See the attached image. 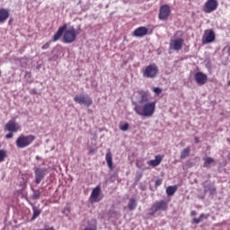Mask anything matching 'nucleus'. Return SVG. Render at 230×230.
Returning <instances> with one entry per match:
<instances>
[{"instance_id":"1","label":"nucleus","mask_w":230,"mask_h":230,"mask_svg":"<svg viewBox=\"0 0 230 230\" xmlns=\"http://www.w3.org/2000/svg\"><path fill=\"white\" fill-rule=\"evenodd\" d=\"M133 105L135 112L144 118H150L155 112V102H149L141 105L137 104V102H133Z\"/></svg>"},{"instance_id":"2","label":"nucleus","mask_w":230,"mask_h":230,"mask_svg":"<svg viewBox=\"0 0 230 230\" xmlns=\"http://www.w3.org/2000/svg\"><path fill=\"white\" fill-rule=\"evenodd\" d=\"M35 141V136L33 135H21L17 139H16V146L17 148H27V146H30Z\"/></svg>"},{"instance_id":"3","label":"nucleus","mask_w":230,"mask_h":230,"mask_svg":"<svg viewBox=\"0 0 230 230\" xmlns=\"http://www.w3.org/2000/svg\"><path fill=\"white\" fill-rule=\"evenodd\" d=\"M74 102L78 105H84V107H91L93 105V98L89 94H77L74 97Z\"/></svg>"},{"instance_id":"4","label":"nucleus","mask_w":230,"mask_h":230,"mask_svg":"<svg viewBox=\"0 0 230 230\" xmlns=\"http://www.w3.org/2000/svg\"><path fill=\"white\" fill-rule=\"evenodd\" d=\"M75 40H76V31L73 27L69 30H65L63 42L65 44H73Z\"/></svg>"},{"instance_id":"5","label":"nucleus","mask_w":230,"mask_h":230,"mask_svg":"<svg viewBox=\"0 0 230 230\" xmlns=\"http://www.w3.org/2000/svg\"><path fill=\"white\" fill-rule=\"evenodd\" d=\"M158 73L159 68L157 67V65H148L143 72V76L144 78H155Z\"/></svg>"},{"instance_id":"6","label":"nucleus","mask_w":230,"mask_h":230,"mask_svg":"<svg viewBox=\"0 0 230 230\" xmlns=\"http://www.w3.org/2000/svg\"><path fill=\"white\" fill-rule=\"evenodd\" d=\"M33 172L35 184H40V182H42L43 179L46 177V172H48V169L41 167H34Z\"/></svg>"},{"instance_id":"7","label":"nucleus","mask_w":230,"mask_h":230,"mask_svg":"<svg viewBox=\"0 0 230 230\" xmlns=\"http://www.w3.org/2000/svg\"><path fill=\"white\" fill-rule=\"evenodd\" d=\"M137 94H138L137 105H144L145 103H148L150 102V92L138 90L137 91Z\"/></svg>"},{"instance_id":"8","label":"nucleus","mask_w":230,"mask_h":230,"mask_svg":"<svg viewBox=\"0 0 230 230\" xmlns=\"http://www.w3.org/2000/svg\"><path fill=\"white\" fill-rule=\"evenodd\" d=\"M218 8V1L217 0H208L203 5V12L205 13H211Z\"/></svg>"},{"instance_id":"9","label":"nucleus","mask_w":230,"mask_h":230,"mask_svg":"<svg viewBox=\"0 0 230 230\" xmlns=\"http://www.w3.org/2000/svg\"><path fill=\"white\" fill-rule=\"evenodd\" d=\"M102 193V188L100 186H96L91 193L90 196V202L92 204H94L96 202H100L103 197L101 195Z\"/></svg>"},{"instance_id":"10","label":"nucleus","mask_w":230,"mask_h":230,"mask_svg":"<svg viewBox=\"0 0 230 230\" xmlns=\"http://www.w3.org/2000/svg\"><path fill=\"white\" fill-rule=\"evenodd\" d=\"M215 39H217L215 31H213V29L206 30L202 38V42L203 44H211V42H215Z\"/></svg>"},{"instance_id":"11","label":"nucleus","mask_w":230,"mask_h":230,"mask_svg":"<svg viewBox=\"0 0 230 230\" xmlns=\"http://www.w3.org/2000/svg\"><path fill=\"white\" fill-rule=\"evenodd\" d=\"M172 11L170 10V6L168 4L162 5L158 14L160 21H167Z\"/></svg>"},{"instance_id":"12","label":"nucleus","mask_w":230,"mask_h":230,"mask_svg":"<svg viewBox=\"0 0 230 230\" xmlns=\"http://www.w3.org/2000/svg\"><path fill=\"white\" fill-rule=\"evenodd\" d=\"M182 44H184V40H182V38L171 40L169 48L170 49H173V51H181V49H182Z\"/></svg>"},{"instance_id":"13","label":"nucleus","mask_w":230,"mask_h":230,"mask_svg":"<svg viewBox=\"0 0 230 230\" xmlns=\"http://www.w3.org/2000/svg\"><path fill=\"white\" fill-rule=\"evenodd\" d=\"M194 79L198 85H205L208 83V75L203 72H197L194 75Z\"/></svg>"},{"instance_id":"14","label":"nucleus","mask_w":230,"mask_h":230,"mask_svg":"<svg viewBox=\"0 0 230 230\" xmlns=\"http://www.w3.org/2000/svg\"><path fill=\"white\" fill-rule=\"evenodd\" d=\"M132 35L137 39H143V37H146V35H148V28L140 26L133 31Z\"/></svg>"},{"instance_id":"15","label":"nucleus","mask_w":230,"mask_h":230,"mask_svg":"<svg viewBox=\"0 0 230 230\" xmlns=\"http://www.w3.org/2000/svg\"><path fill=\"white\" fill-rule=\"evenodd\" d=\"M66 30L67 24H64L63 26L59 27L52 38V42H57V40H60L61 37L64 35Z\"/></svg>"},{"instance_id":"16","label":"nucleus","mask_w":230,"mask_h":230,"mask_svg":"<svg viewBox=\"0 0 230 230\" xmlns=\"http://www.w3.org/2000/svg\"><path fill=\"white\" fill-rule=\"evenodd\" d=\"M157 211H166L168 209V202L166 200H159L153 204Z\"/></svg>"},{"instance_id":"17","label":"nucleus","mask_w":230,"mask_h":230,"mask_svg":"<svg viewBox=\"0 0 230 230\" xmlns=\"http://www.w3.org/2000/svg\"><path fill=\"white\" fill-rule=\"evenodd\" d=\"M204 192L208 193L209 192L210 195H215L217 193V187L214 183H203Z\"/></svg>"},{"instance_id":"18","label":"nucleus","mask_w":230,"mask_h":230,"mask_svg":"<svg viewBox=\"0 0 230 230\" xmlns=\"http://www.w3.org/2000/svg\"><path fill=\"white\" fill-rule=\"evenodd\" d=\"M10 17V11L8 9H0V24L4 23V22Z\"/></svg>"},{"instance_id":"19","label":"nucleus","mask_w":230,"mask_h":230,"mask_svg":"<svg viewBox=\"0 0 230 230\" xmlns=\"http://www.w3.org/2000/svg\"><path fill=\"white\" fill-rule=\"evenodd\" d=\"M31 206H32V217L31 218V222H34V220H37L39 217H40V214L42 213V209L37 208L36 206H33V204L31 203Z\"/></svg>"},{"instance_id":"20","label":"nucleus","mask_w":230,"mask_h":230,"mask_svg":"<svg viewBox=\"0 0 230 230\" xmlns=\"http://www.w3.org/2000/svg\"><path fill=\"white\" fill-rule=\"evenodd\" d=\"M105 160H106V163H107L108 167L110 168V170H114V165H113V163H112V153H111V151H109L106 154Z\"/></svg>"},{"instance_id":"21","label":"nucleus","mask_w":230,"mask_h":230,"mask_svg":"<svg viewBox=\"0 0 230 230\" xmlns=\"http://www.w3.org/2000/svg\"><path fill=\"white\" fill-rule=\"evenodd\" d=\"M5 130H8V132H17V127L15 126V122L13 120H10L5 125Z\"/></svg>"},{"instance_id":"22","label":"nucleus","mask_w":230,"mask_h":230,"mask_svg":"<svg viewBox=\"0 0 230 230\" xmlns=\"http://www.w3.org/2000/svg\"><path fill=\"white\" fill-rule=\"evenodd\" d=\"M162 161H163V155H158L155 156V160H150V165L154 166V167L159 166L161 164Z\"/></svg>"},{"instance_id":"23","label":"nucleus","mask_w":230,"mask_h":230,"mask_svg":"<svg viewBox=\"0 0 230 230\" xmlns=\"http://www.w3.org/2000/svg\"><path fill=\"white\" fill-rule=\"evenodd\" d=\"M137 208V201L136 200V199L131 198L128 203V208L129 209V211H134V209H136Z\"/></svg>"},{"instance_id":"24","label":"nucleus","mask_w":230,"mask_h":230,"mask_svg":"<svg viewBox=\"0 0 230 230\" xmlns=\"http://www.w3.org/2000/svg\"><path fill=\"white\" fill-rule=\"evenodd\" d=\"M204 160V168H211L210 164H213L215 163V159L213 157L208 156L203 159Z\"/></svg>"},{"instance_id":"25","label":"nucleus","mask_w":230,"mask_h":230,"mask_svg":"<svg viewBox=\"0 0 230 230\" xmlns=\"http://www.w3.org/2000/svg\"><path fill=\"white\" fill-rule=\"evenodd\" d=\"M175 191H177V185L169 186L166 188L168 197H173V195H175Z\"/></svg>"},{"instance_id":"26","label":"nucleus","mask_w":230,"mask_h":230,"mask_svg":"<svg viewBox=\"0 0 230 230\" xmlns=\"http://www.w3.org/2000/svg\"><path fill=\"white\" fill-rule=\"evenodd\" d=\"M31 191H32L31 199L33 200H39V199H40V195L42 192H40L39 190H35L33 188H31Z\"/></svg>"},{"instance_id":"27","label":"nucleus","mask_w":230,"mask_h":230,"mask_svg":"<svg viewBox=\"0 0 230 230\" xmlns=\"http://www.w3.org/2000/svg\"><path fill=\"white\" fill-rule=\"evenodd\" d=\"M190 152H191L190 146L184 148L181 153V159H186V157H189Z\"/></svg>"},{"instance_id":"28","label":"nucleus","mask_w":230,"mask_h":230,"mask_svg":"<svg viewBox=\"0 0 230 230\" xmlns=\"http://www.w3.org/2000/svg\"><path fill=\"white\" fill-rule=\"evenodd\" d=\"M204 218H208V217H206V214H200L199 217H194L192 219V224H200V222L204 221Z\"/></svg>"},{"instance_id":"29","label":"nucleus","mask_w":230,"mask_h":230,"mask_svg":"<svg viewBox=\"0 0 230 230\" xmlns=\"http://www.w3.org/2000/svg\"><path fill=\"white\" fill-rule=\"evenodd\" d=\"M129 127L130 124H128V122H125L124 124L119 125V129L122 130V132H127Z\"/></svg>"},{"instance_id":"30","label":"nucleus","mask_w":230,"mask_h":230,"mask_svg":"<svg viewBox=\"0 0 230 230\" xmlns=\"http://www.w3.org/2000/svg\"><path fill=\"white\" fill-rule=\"evenodd\" d=\"M5 157H6V151H4V149H0V163H3Z\"/></svg>"},{"instance_id":"31","label":"nucleus","mask_w":230,"mask_h":230,"mask_svg":"<svg viewBox=\"0 0 230 230\" xmlns=\"http://www.w3.org/2000/svg\"><path fill=\"white\" fill-rule=\"evenodd\" d=\"M156 212H157V210H155V207L152 205L149 209L148 216L154 217L156 214Z\"/></svg>"},{"instance_id":"32","label":"nucleus","mask_w":230,"mask_h":230,"mask_svg":"<svg viewBox=\"0 0 230 230\" xmlns=\"http://www.w3.org/2000/svg\"><path fill=\"white\" fill-rule=\"evenodd\" d=\"M58 60V54H54L49 58V62H57Z\"/></svg>"},{"instance_id":"33","label":"nucleus","mask_w":230,"mask_h":230,"mask_svg":"<svg viewBox=\"0 0 230 230\" xmlns=\"http://www.w3.org/2000/svg\"><path fill=\"white\" fill-rule=\"evenodd\" d=\"M49 46H51V40L49 42L45 43L42 47L41 49H49Z\"/></svg>"},{"instance_id":"34","label":"nucleus","mask_w":230,"mask_h":230,"mask_svg":"<svg viewBox=\"0 0 230 230\" xmlns=\"http://www.w3.org/2000/svg\"><path fill=\"white\" fill-rule=\"evenodd\" d=\"M153 91L155 93V94H161V93H163V89L159 87H155Z\"/></svg>"},{"instance_id":"35","label":"nucleus","mask_w":230,"mask_h":230,"mask_svg":"<svg viewBox=\"0 0 230 230\" xmlns=\"http://www.w3.org/2000/svg\"><path fill=\"white\" fill-rule=\"evenodd\" d=\"M6 139H12V137H13V133H12V131H10L7 135H5Z\"/></svg>"},{"instance_id":"36","label":"nucleus","mask_w":230,"mask_h":230,"mask_svg":"<svg viewBox=\"0 0 230 230\" xmlns=\"http://www.w3.org/2000/svg\"><path fill=\"white\" fill-rule=\"evenodd\" d=\"M161 184H163V180L158 179V180L155 181V186H156V187H157V186H161Z\"/></svg>"},{"instance_id":"37","label":"nucleus","mask_w":230,"mask_h":230,"mask_svg":"<svg viewBox=\"0 0 230 230\" xmlns=\"http://www.w3.org/2000/svg\"><path fill=\"white\" fill-rule=\"evenodd\" d=\"M194 141L196 143V145H199V143H200V139H199V137H195Z\"/></svg>"},{"instance_id":"38","label":"nucleus","mask_w":230,"mask_h":230,"mask_svg":"<svg viewBox=\"0 0 230 230\" xmlns=\"http://www.w3.org/2000/svg\"><path fill=\"white\" fill-rule=\"evenodd\" d=\"M190 215H191V217H196L197 211L192 210V211L190 212Z\"/></svg>"},{"instance_id":"39","label":"nucleus","mask_w":230,"mask_h":230,"mask_svg":"<svg viewBox=\"0 0 230 230\" xmlns=\"http://www.w3.org/2000/svg\"><path fill=\"white\" fill-rule=\"evenodd\" d=\"M69 211H70L69 208H65L63 213H66V212L69 213Z\"/></svg>"},{"instance_id":"40","label":"nucleus","mask_w":230,"mask_h":230,"mask_svg":"<svg viewBox=\"0 0 230 230\" xmlns=\"http://www.w3.org/2000/svg\"><path fill=\"white\" fill-rule=\"evenodd\" d=\"M36 161H42V157L37 155V156H36Z\"/></svg>"},{"instance_id":"41","label":"nucleus","mask_w":230,"mask_h":230,"mask_svg":"<svg viewBox=\"0 0 230 230\" xmlns=\"http://www.w3.org/2000/svg\"><path fill=\"white\" fill-rule=\"evenodd\" d=\"M184 51H185L186 53H188V52L190 51V47H186V48L184 49Z\"/></svg>"},{"instance_id":"42","label":"nucleus","mask_w":230,"mask_h":230,"mask_svg":"<svg viewBox=\"0 0 230 230\" xmlns=\"http://www.w3.org/2000/svg\"><path fill=\"white\" fill-rule=\"evenodd\" d=\"M227 53H228V55H230V46L227 49Z\"/></svg>"},{"instance_id":"43","label":"nucleus","mask_w":230,"mask_h":230,"mask_svg":"<svg viewBox=\"0 0 230 230\" xmlns=\"http://www.w3.org/2000/svg\"><path fill=\"white\" fill-rule=\"evenodd\" d=\"M10 22H12V19L9 21V24H10Z\"/></svg>"},{"instance_id":"44","label":"nucleus","mask_w":230,"mask_h":230,"mask_svg":"<svg viewBox=\"0 0 230 230\" xmlns=\"http://www.w3.org/2000/svg\"><path fill=\"white\" fill-rule=\"evenodd\" d=\"M79 30H80V26H79Z\"/></svg>"}]
</instances>
